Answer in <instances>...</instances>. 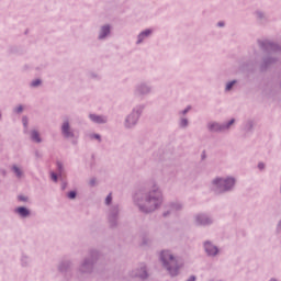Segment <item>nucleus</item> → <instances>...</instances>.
Wrapping results in <instances>:
<instances>
[{"mask_svg": "<svg viewBox=\"0 0 281 281\" xmlns=\"http://www.w3.org/2000/svg\"><path fill=\"white\" fill-rule=\"evenodd\" d=\"M113 202V195L110 193L106 198H105V204H110Z\"/></svg>", "mask_w": 281, "mask_h": 281, "instance_id": "c756f323", "label": "nucleus"}, {"mask_svg": "<svg viewBox=\"0 0 281 281\" xmlns=\"http://www.w3.org/2000/svg\"><path fill=\"white\" fill-rule=\"evenodd\" d=\"M252 127H254V122L252 121L246 122V124H245V130L246 131H251Z\"/></svg>", "mask_w": 281, "mask_h": 281, "instance_id": "b1692460", "label": "nucleus"}, {"mask_svg": "<svg viewBox=\"0 0 281 281\" xmlns=\"http://www.w3.org/2000/svg\"><path fill=\"white\" fill-rule=\"evenodd\" d=\"M179 126L181 128H187L189 126V120L186 116H180Z\"/></svg>", "mask_w": 281, "mask_h": 281, "instance_id": "6ab92c4d", "label": "nucleus"}, {"mask_svg": "<svg viewBox=\"0 0 281 281\" xmlns=\"http://www.w3.org/2000/svg\"><path fill=\"white\" fill-rule=\"evenodd\" d=\"M30 262H31L30 257H27L26 255H23V256L21 257V265H22L23 267L30 266Z\"/></svg>", "mask_w": 281, "mask_h": 281, "instance_id": "412c9836", "label": "nucleus"}, {"mask_svg": "<svg viewBox=\"0 0 281 281\" xmlns=\"http://www.w3.org/2000/svg\"><path fill=\"white\" fill-rule=\"evenodd\" d=\"M91 76V78H94V79H98V75H94V74H92V75H90Z\"/></svg>", "mask_w": 281, "mask_h": 281, "instance_id": "c9c22d12", "label": "nucleus"}, {"mask_svg": "<svg viewBox=\"0 0 281 281\" xmlns=\"http://www.w3.org/2000/svg\"><path fill=\"white\" fill-rule=\"evenodd\" d=\"M144 109V104H137L132 109L131 113L125 116L123 122L125 130H133L137 125Z\"/></svg>", "mask_w": 281, "mask_h": 281, "instance_id": "20e7f679", "label": "nucleus"}, {"mask_svg": "<svg viewBox=\"0 0 281 281\" xmlns=\"http://www.w3.org/2000/svg\"><path fill=\"white\" fill-rule=\"evenodd\" d=\"M98 259V252H93L90 257H88L80 266L79 270L82 273H89L93 271V265Z\"/></svg>", "mask_w": 281, "mask_h": 281, "instance_id": "39448f33", "label": "nucleus"}, {"mask_svg": "<svg viewBox=\"0 0 281 281\" xmlns=\"http://www.w3.org/2000/svg\"><path fill=\"white\" fill-rule=\"evenodd\" d=\"M56 165H57L58 172L63 173V171L65 170V167L63 166V162L58 161Z\"/></svg>", "mask_w": 281, "mask_h": 281, "instance_id": "bb28decb", "label": "nucleus"}, {"mask_svg": "<svg viewBox=\"0 0 281 281\" xmlns=\"http://www.w3.org/2000/svg\"><path fill=\"white\" fill-rule=\"evenodd\" d=\"M22 124H23L24 128L27 130V125H29L27 116L22 117Z\"/></svg>", "mask_w": 281, "mask_h": 281, "instance_id": "c85d7f7f", "label": "nucleus"}, {"mask_svg": "<svg viewBox=\"0 0 281 281\" xmlns=\"http://www.w3.org/2000/svg\"><path fill=\"white\" fill-rule=\"evenodd\" d=\"M14 213L21 218H27L32 215V212L26 206L15 207Z\"/></svg>", "mask_w": 281, "mask_h": 281, "instance_id": "f8f14e48", "label": "nucleus"}, {"mask_svg": "<svg viewBox=\"0 0 281 281\" xmlns=\"http://www.w3.org/2000/svg\"><path fill=\"white\" fill-rule=\"evenodd\" d=\"M280 191H281V187H280Z\"/></svg>", "mask_w": 281, "mask_h": 281, "instance_id": "79ce46f5", "label": "nucleus"}, {"mask_svg": "<svg viewBox=\"0 0 281 281\" xmlns=\"http://www.w3.org/2000/svg\"><path fill=\"white\" fill-rule=\"evenodd\" d=\"M234 123H235V119H232L228 122L222 123L223 132L228 131Z\"/></svg>", "mask_w": 281, "mask_h": 281, "instance_id": "aec40b11", "label": "nucleus"}, {"mask_svg": "<svg viewBox=\"0 0 281 281\" xmlns=\"http://www.w3.org/2000/svg\"><path fill=\"white\" fill-rule=\"evenodd\" d=\"M31 139L34 143L43 142V138L41 137V133L36 130L31 131Z\"/></svg>", "mask_w": 281, "mask_h": 281, "instance_id": "a211bd4d", "label": "nucleus"}, {"mask_svg": "<svg viewBox=\"0 0 281 281\" xmlns=\"http://www.w3.org/2000/svg\"><path fill=\"white\" fill-rule=\"evenodd\" d=\"M258 168H259L260 170H263V169H265V164H263V162H259V164H258Z\"/></svg>", "mask_w": 281, "mask_h": 281, "instance_id": "72a5a7b5", "label": "nucleus"}, {"mask_svg": "<svg viewBox=\"0 0 281 281\" xmlns=\"http://www.w3.org/2000/svg\"><path fill=\"white\" fill-rule=\"evenodd\" d=\"M50 178L54 182H58V175L56 172H50Z\"/></svg>", "mask_w": 281, "mask_h": 281, "instance_id": "2f4dec72", "label": "nucleus"}, {"mask_svg": "<svg viewBox=\"0 0 281 281\" xmlns=\"http://www.w3.org/2000/svg\"><path fill=\"white\" fill-rule=\"evenodd\" d=\"M113 31L112 24H103L100 26L98 32V40L99 41H106L108 37L111 36V32Z\"/></svg>", "mask_w": 281, "mask_h": 281, "instance_id": "6e6552de", "label": "nucleus"}, {"mask_svg": "<svg viewBox=\"0 0 281 281\" xmlns=\"http://www.w3.org/2000/svg\"><path fill=\"white\" fill-rule=\"evenodd\" d=\"M182 207H183V205L180 202H178V201L172 202L169 204V206H168L169 210L166 213H164V215L167 216L168 214H175V213L181 211Z\"/></svg>", "mask_w": 281, "mask_h": 281, "instance_id": "4468645a", "label": "nucleus"}, {"mask_svg": "<svg viewBox=\"0 0 281 281\" xmlns=\"http://www.w3.org/2000/svg\"><path fill=\"white\" fill-rule=\"evenodd\" d=\"M60 131H61V135L65 138H74V137H76V133H75L74 128H71V123L67 119L64 120V122L61 123Z\"/></svg>", "mask_w": 281, "mask_h": 281, "instance_id": "0eeeda50", "label": "nucleus"}, {"mask_svg": "<svg viewBox=\"0 0 281 281\" xmlns=\"http://www.w3.org/2000/svg\"><path fill=\"white\" fill-rule=\"evenodd\" d=\"M133 201L140 212L151 213L160 207L164 202L162 190L157 183H153L148 192L136 193Z\"/></svg>", "mask_w": 281, "mask_h": 281, "instance_id": "f257e3e1", "label": "nucleus"}, {"mask_svg": "<svg viewBox=\"0 0 281 281\" xmlns=\"http://www.w3.org/2000/svg\"><path fill=\"white\" fill-rule=\"evenodd\" d=\"M162 267L171 278L179 276L181 265L178 263V257L170 250H162L159 255Z\"/></svg>", "mask_w": 281, "mask_h": 281, "instance_id": "f03ea898", "label": "nucleus"}, {"mask_svg": "<svg viewBox=\"0 0 281 281\" xmlns=\"http://www.w3.org/2000/svg\"><path fill=\"white\" fill-rule=\"evenodd\" d=\"M154 33L153 29H146L144 31H142L137 37H136V45H142L143 43H145L146 40H148Z\"/></svg>", "mask_w": 281, "mask_h": 281, "instance_id": "9b49d317", "label": "nucleus"}, {"mask_svg": "<svg viewBox=\"0 0 281 281\" xmlns=\"http://www.w3.org/2000/svg\"><path fill=\"white\" fill-rule=\"evenodd\" d=\"M68 198H69V199H76V192H75V191H70V192L68 193Z\"/></svg>", "mask_w": 281, "mask_h": 281, "instance_id": "473e14b6", "label": "nucleus"}, {"mask_svg": "<svg viewBox=\"0 0 281 281\" xmlns=\"http://www.w3.org/2000/svg\"><path fill=\"white\" fill-rule=\"evenodd\" d=\"M236 83H237V80L228 81L225 86V92H229Z\"/></svg>", "mask_w": 281, "mask_h": 281, "instance_id": "4be33fe9", "label": "nucleus"}, {"mask_svg": "<svg viewBox=\"0 0 281 281\" xmlns=\"http://www.w3.org/2000/svg\"><path fill=\"white\" fill-rule=\"evenodd\" d=\"M90 183H91L92 186H95V180H91Z\"/></svg>", "mask_w": 281, "mask_h": 281, "instance_id": "4c0bfd02", "label": "nucleus"}, {"mask_svg": "<svg viewBox=\"0 0 281 281\" xmlns=\"http://www.w3.org/2000/svg\"><path fill=\"white\" fill-rule=\"evenodd\" d=\"M19 199L22 201H27V199H25L24 196H20Z\"/></svg>", "mask_w": 281, "mask_h": 281, "instance_id": "e433bc0d", "label": "nucleus"}, {"mask_svg": "<svg viewBox=\"0 0 281 281\" xmlns=\"http://www.w3.org/2000/svg\"><path fill=\"white\" fill-rule=\"evenodd\" d=\"M89 119L95 124H104L109 119L104 115L90 114Z\"/></svg>", "mask_w": 281, "mask_h": 281, "instance_id": "dca6fc26", "label": "nucleus"}, {"mask_svg": "<svg viewBox=\"0 0 281 281\" xmlns=\"http://www.w3.org/2000/svg\"><path fill=\"white\" fill-rule=\"evenodd\" d=\"M212 223L213 218L207 214L200 213L194 216V224L196 226H207L211 225Z\"/></svg>", "mask_w": 281, "mask_h": 281, "instance_id": "1a4fd4ad", "label": "nucleus"}, {"mask_svg": "<svg viewBox=\"0 0 281 281\" xmlns=\"http://www.w3.org/2000/svg\"><path fill=\"white\" fill-rule=\"evenodd\" d=\"M236 183L237 179L234 176H218L211 181V187L213 190L220 193H226L233 191L236 187Z\"/></svg>", "mask_w": 281, "mask_h": 281, "instance_id": "7ed1b4c3", "label": "nucleus"}, {"mask_svg": "<svg viewBox=\"0 0 281 281\" xmlns=\"http://www.w3.org/2000/svg\"><path fill=\"white\" fill-rule=\"evenodd\" d=\"M277 229L278 232H281V221L278 223Z\"/></svg>", "mask_w": 281, "mask_h": 281, "instance_id": "f704fd0d", "label": "nucleus"}, {"mask_svg": "<svg viewBox=\"0 0 281 281\" xmlns=\"http://www.w3.org/2000/svg\"><path fill=\"white\" fill-rule=\"evenodd\" d=\"M41 83H42L41 79H35L31 82V87L36 88V87L41 86Z\"/></svg>", "mask_w": 281, "mask_h": 281, "instance_id": "a878e982", "label": "nucleus"}, {"mask_svg": "<svg viewBox=\"0 0 281 281\" xmlns=\"http://www.w3.org/2000/svg\"><path fill=\"white\" fill-rule=\"evenodd\" d=\"M132 277L133 278H140V280H146V278L148 277L147 271H146V267L143 265V266H140V268H137L136 270H134L132 272Z\"/></svg>", "mask_w": 281, "mask_h": 281, "instance_id": "ddd939ff", "label": "nucleus"}, {"mask_svg": "<svg viewBox=\"0 0 281 281\" xmlns=\"http://www.w3.org/2000/svg\"><path fill=\"white\" fill-rule=\"evenodd\" d=\"M274 61H276V59L267 58L263 60V67H267V66L273 64Z\"/></svg>", "mask_w": 281, "mask_h": 281, "instance_id": "393cba45", "label": "nucleus"}, {"mask_svg": "<svg viewBox=\"0 0 281 281\" xmlns=\"http://www.w3.org/2000/svg\"><path fill=\"white\" fill-rule=\"evenodd\" d=\"M151 92V87L145 82H142L135 87V94L139 97L147 95Z\"/></svg>", "mask_w": 281, "mask_h": 281, "instance_id": "9d476101", "label": "nucleus"}, {"mask_svg": "<svg viewBox=\"0 0 281 281\" xmlns=\"http://www.w3.org/2000/svg\"><path fill=\"white\" fill-rule=\"evenodd\" d=\"M90 138H91V139H97V140H99V142H102V137L100 136V134H91V135H90Z\"/></svg>", "mask_w": 281, "mask_h": 281, "instance_id": "cd10ccee", "label": "nucleus"}, {"mask_svg": "<svg viewBox=\"0 0 281 281\" xmlns=\"http://www.w3.org/2000/svg\"><path fill=\"white\" fill-rule=\"evenodd\" d=\"M218 26H224V24L223 23H218Z\"/></svg>", "mask_w": 281, "mask_h": 281, "instance_id": "ea45409f", "label": "nucleus"}, {"mask_svg": "<svg viewBox=\"0 0 281 281\" xmlns=\"http://www.w3.org/2000/svg\"><path fill=\"white\" fill-rule=\"evenodd\" d=\"M190 110H191V106L188 105L184 110L179 111L178 115H179L180 117H186V114H187Z\"/></svg>", "mask_w": 281, "mask_h": 281, "instance_id": "5701e85b", "label": "nucleus"}, {"mask_svg": "<svg viewBox=\"0 0 281 281\" xmlns=\"http://www.w3.org/2000/svg\"><path fill=\"white\" fill-rule=\"evenodd\" d=\"M207 130L213 133H221L223 131V124L217 122H209L207 123Z\"/></svg>", "mask_w": 281, "mask_h": 281, "instance_id": "2eb2a0df", "label": "nucleus"}, {"mask_svg": "<svg viewBox=\"0 0 281 281\" xmlns=\"http://www.w3.org/2000/svg\"><path fill=\"white\" fill-rule=\"evenodd\" d=\"M115 218V215H110V221H113Z\"/></svg>", "mask_w": 281, "mask_h": 281, "instance_id": "58836bf2", "label": "nucleus"}, {"mask_svg": "<svg viewBox=\"0 0 281 281\" xmlns=\"http://www.w3.org/2000/svg\"><path fill=\"white\" fill-rule=\"evenodd\" d=\"M2 117V113H0V119Z\"/></svg>", "mask_w": 281, "mask_h": 281, "instance_id": "a19ab883", "label": "nucleus"}, {"mask_svg": "<svg viewBox=\"0 0 281 281\" xmlns=\"http://www.w3.org/2000/svg\"><path fill=\"white\" fill-rule=\"evenodd\" d=\"M203 249L207 257L215 258L220 254V248L210 240L203 243Z\"/></svg>", "mask_w": 281, "mask_h": 281, "instance_id": "423d86ee", "label": "nucleus"}, {"mask_svg": "<svg viewBox=\"0 0 281 281\" xmlns=\"http://www.w3.org/2000/svg\"><path fill=\"white\" fill-rule=\"evenodd\" d=\"M11 169L18 179H22L24 177V170L22 167L13 165Z\"/></svg>", "mask_w": 281, "mask_h": 281, "instance_id": "f3484780", "label": "nucleus"}, {"mask_svg": "<svg viewBox=\"0 0 281 281\" xmlns=\"http://www.w3.org/2000/svg\"><path fill=\"white\" fill-rule=\"evenodd\" d=\"M24 111V106L23 105H19L18 108L14 109V112L20 114V113H23Z\"/></svg>", "mask_w": 281, "mask_h": 281, "instance_id": "7c9ffc66", "label": "nucleus"}]
</instances>
